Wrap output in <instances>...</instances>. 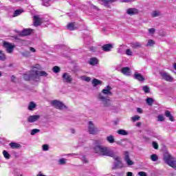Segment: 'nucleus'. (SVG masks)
I'll use <instances>...</instances> for the list:
<instances>
[{"label":"nucleus","instance_id":"e433bc0d","mask_svg":"<svg viewBox=\"0 0 176 176\" xmlns=\"http://www.w3.org/2000/svg\"><path fill=\"white\" fill-rule=\"evenodd\" d=\"M38 76H47V73H46L45 71H38Z\"/></svg>","mask_w":176,"mask_h":176},{"label":"nucleus","instance_id":"f257e3e1","mask_svg":"<svg viewBox=\"0 0 176 176\" xmlns=\"http://www.w3.org/2000/svg\"><path fill=\"white\" fill-rule=\"evenodd\" d=\"M94 152L98 153L100 156H109L113 157L116 162H114L112 170H116V168H123L124 165L120 160V157L115 155L113 151L108 148L105 146H102V142L101 140H96L94 143Z\"/></svg>","mask_w":176,"mask_h":176},{"label":"nucleus","instance_id":"2f4dec72","mask_svg":"<svg viewBox=\"0 0 176 176\" xmlns=\"http://www.w3.org/2000/svg\"><path fill=\"white\" fill-rule=\"evenodd\" d=\"M152 17H159L160 16V12L159 11H153L151 13Z\"/></svg>","mask_w":176,"mask_h":176},{"label":"nucleus","instance_id":"9b49d317","mask_svg":"<svg viewBox=\"0 0 176 176\" xmlns=\"http://www.w3.org/2000/svg\"><path fill=\"white\" fill-rule=\"evenodd\" d=\"M62 78L63 82H65L66 83H71V82H72V76L68 73H64Z\"/></svg>","mask_w":176,"mask_h":176},{"label":"nucleus","instance_id":"f03ea898","mask_svg":"<svg viewBox=\"0 0 176 176\" xmlns=\"http://www.w3.org/2000/svg\"><path fill=\"white\" fill-rule=\"evenodd\" d=\"M112 88L107 85V88L102 89V93L99 94L98 96V98L102 102L103 107L108 108V107H111V100L107 98L105 96H111L112 92H111Z\"/></svg>","mask_w":176,"mask_h":176},{"label":"nucleus","instance_id":"864d4df0","mask_svg":"<svg viewBox=\"0 0 176 176\" xmlns=\"http://www.w3.org/2000/svg\"><path fill=\"white\" fill-rule=\"evenodd\" d=\"M122 141H123V140L116 141V144H117V145H122Z\"/></svg>","mask_w":176,"mask_h":176},{"label":"nucleus","instance_id":"5701e85b","mask_svg":"<svg viewBox=\"0 0 176 176\" xmlns=\"http://www.w3.org/2000/svg\"><path fill=\"white\" fill-rule=\"evenodd\" d=\"M67 28V30H69V31H74V30H75V22L69 23Z\"/></svg>","mask_w":176,"mask_h":176},{"label":"nucleus","instance_id":"6e6d98bb","mask_svg":"<svg viewBox=\"0 0 176 176\" xmlns=\"http://www.w3.org/2000/svg\"><path fill=\"white\" fill-rule=\"evenodd\" d=\"M14 79H16V77L14 76H11V80L12 82H14Z\"/></svg>","mask_w":176,"mask_h":176},{"label":"nucleus","instance_id":"79ce46f5","mask_svg":"<svg viewBox=\"0 0 176 176\" xmlns=\"http://www.w3.org/2000/svg\"><path fill=\"white\" fill-rule=\"evenodd\" d=\"M132 122H137V120H140V116H135L131 118Z\"/></svg>","mask_w":176,"mask_h":176},{"label":"nucleus","instance_id":"0e129e2a","mask_svg":"<svg viewBox=\"0 0 176 176\" xmlns=\"http://www.w3.org/2000/svg\"><path fill=\"white\" fill-rule=\"evenodd\" d=\"M69 155H72L73 156H78V154H69Z\"/></svg>","mask_w":176,"mask_h":176},{"label":"nucleus","instance_id":"39448f33","mask_svg":"<svg viewBox=\"0 0 176 176\" xmlns=\"http://www.w3.org/2000/svg\"><path fill=\"white\" fill-rule=\"evenodd\" d=\"M160 74L162 79H164V80H166V82H173V80H174L173 76H171L170 74H168V73L164 71H161Z\"/></svg>","mask_w":176,"mask_h":176},{"label":"nucleus","instance_id":"052dcab7","mask_svg":"<svg viewBox=\"0 0 176 176\" xmlns=\"http://www.w3.org/2000/svg\"><path fill=\"white\" fill-rule=\"evenodd\" d=\"M72 134H75V129H71Z\"/></svg>","mask_w":176,"mask_h":176},{"label":"nucleus","instance_id":"2eb2a0df","mask_svg":"<svg viewBox=\"0 0 176 176\" xmlns=\"http://www.w3.org/2000/svg\"><path fill=\"white\" fill-rule=\"evenodd\" d=\"M111 49H113V45H112V44H105L102 46L103 52H111Z\"/></svg>","mask_w":176,"mask_h":176},{"label":"nucleus","instance_id":"a18cd8bd","mask_svg":"<svg viewBox=\"0 0 176 176\" xmlns=\"http://www.w3.org/2000/svg\"><path fill=\"white\" fill-rule=\"evenodd\" d=\"M43 151H49V145L43 144Z\"/></svg>","mask_w":176,"mask_h":176},{"label":"nucleus","instance_id":"e2e57ef3","mask_svg":"<svg viewBox=\"0 0 176 176\" xmlns=\"http://www.w3.org/2000/svg\"><path fill=\"white\" fill-rule=\"evenodd\" d=\"M11 1V2H17V1H19V0H10Z\"/></svg>","mask_w":176,"mask_h":176},{"label":"nucleus","instance_id":"393cba45","mask_svg":"<svg viewBox=\"0 0 176 176\" xmlns=\"http://www.w3.org/2000/svg\"><path fill=\"white\" fill-rule=\"evenodd\" d=\"M107 141H108L109 144H113V142H115V138L113 135H110L109 136L107 137Z\"/></svg>","mask_w":176,"mask_h":176},{"label":"nucleus","instance_id":"4468645a","mask_svg":"<svg viewBox=\"0 0 176 176\" xmlns=\"http://www.w3.org/2000/svg\"><path fill=\"white\" fill-rule=\"evenodd\" d=\"M32 31L34 30L31 29H24L21 32L20 35L21 36H27L28 35H31V34H32Z\"/></svg>","mask_w":176,"mask_h":176},{"label":"nucleus","instance_id":"0eeeda50","mask_svg":"<svg viewBox=\"0 0 176 176\" xmlns=\"http://www.w3.org/2000/svg\"><path fill=\"white\" fill-rule=\"evenodd\" d=\"M43 23V18L39 16L38 15H35L33 17V24L34 27H38Z\"/></svg>","mask_w":176,"mask_h":176},{"label":"nucleus","instance_id":"9d476101","mask_svg":"<svg viewBox=\"0 0 176 176\" xmlns=\"http://www.w3.org/2000/svg\"><path fill=\"white\" fill-rule=\"evenodd\" d=\"M31 80L38 82L39 80V71L31 72Z\"/></svg>","mask_w":176,"mask_h":176},{"label":"nucleus","instance_id":"8fccbe9b","mask_svg":"<svg viewBox=\"0 0 176 176\" xmlns=\"http://www.w3.org/2000/svg\"><path fill=\"white\" fill-rule=\"evenodd\" d=\"M155 31L156 30H155V28H150V29H148L149 34H155Z\"/></svg>","mask_w":176,"mask_h":176},{"label":"nucleus","instance_id":"a19ab883","mask_svg":"<svg viewBox=\"0 0 176 176\" xmlns=\"http://www.w3.org/2000/svg\"><path fill=\"white\" fill-rule=\"evenodd\" d=\"M67 163V160L65 158H62L59 160V164L63 165Z\"/></svg>","mask_w":176,"mask_h":176},{"label":"nucleus","instance_id":"ddd939ff","mask_svg":"<svg viewBox=\"0 0 176 176\" xmlns=\"http://www.w3.org/2000/svg\"><path fill=\"white\" fill-rule=\"evenodd\" d=\"M40 118L41 116L39 115L30 116L28 118V122L29 123H34V122H36V120H38Z\"/></svg>","mask_w":176,"mask_h":176},{"label":"nucleus","instance_id":"c03bdc74","mask_svg":"<svg viewBox=\"0 0 176 176\" xmlns=\"http://www.w3.org/2000/svg\"><path fill=\"white\" fill-rule=\"evenodd\" d=\"M153 146L154 149H159V144L156 142H153Z\"/></svg>","mask_w":176,"mask_h":176},{"label":"nucleus","instance_id":"20e7f679","mask_svg":"<svg viewBox=\"0 0 176 176\" xmlns=\"http://www.w3.org/2000/svg\"><path fill=\"white\" fill-rule=\"evenodd\" d=\"M88 131L89 134H92L94 135H96V134L99 131L98 128L94 125L93 121L88 122Z\"/></svg>","mask_w":176,"mask_h":176},{"label":"nucleus","instance_id":"4d7b16f0","mask_svg":"<svg viewBox=\"0 0 176 176\" xmlns=\"http://www.w3.org/2000/svg\"><path fill=\"white\" fill-rule=\"evenodd\" d=\"M126 176H133V173H131V172H128V173H126Z\"/></svg>","mask_w":176,"mask_h":176},{"label":"nucleus","instance_id":"a211bd4d","mask_svg":"<svg viewBox=\"0 0 176 176\" xmlns=\"http://www.w3.org/2000/svg\"><path fill=\"white\" fill-rule=\"evenodd\" d=\"M9 146L12 149H20L21 148V144L16 142H11L10 143Z\"/></svg>","mask_w":176,"mask_h":176},{"label":"nucleus","instance_id":"aec40b11","mask_svg":"<svg viewBox=\"0 0 176 176\" xmlns=\"http://www.w3.org/2000/svg\"><path fill=\"white\" fill-rule=\"evenodd\" d=\"M141 46H142V44H141V43L135 42L131 43V47H132V49H138V47H141Z\"/></svg>","mask_w":176,"mask_h":176},{"label":"nucleus","instance_id":"3c124183","mask_svg":"<svg viewBox=\"0 0 176 176\" xmlns=\"http://www.w3.org/2000/svg\"><path fill=\"white\" fill-rule=\"evenodd\" d=\"M23 56H25V57L30 56V52L26 51L25 53L23 54Z\"/></svg>","mask_w":176,"mask_h":176},{"label":"nucleus","instance_id":"412c9836","mask_svg":"<svg viewBox=\"0 0 176 176\" xmlns=\"http://www.w3.org/2000/svg\"><path fill=\"white\" fill-rule=\"evenodd\" d=\"M101 83H102V81L97 80V78H94L92 80V85H93L94 87L98 86V85H101Z\"/></svg>","mask_w":176,"mask_h":176},{"label":"nucleus","instance_id":"de8ad7c7","mask_svg":"<svg viewBox=\"0 0 176 176\" xmlns=\"http://www.w3.org/2000/svg\"><path fill=\"white\" fill-rule=\"evenodd\" d=\"M81 160H82V162H83V163H88L89 162V161L87 160V159L85 156H82L81 157Z\"/></svg>","mask_w":176,"mask_h":176},{"label":"nucleus","instance_id":"7ed1b4c3","mask_svg":"<svg viewBox=\"0 0 176 176\" xmlns=\"http://www.w3.org/2000/svg\"><path fill=\"white\" fill-rule=\"evenodd\" d=\"M164 162L168 166L176 170V160L170 154H167L164 157Z\"/></svg>","mask_w":176,"mask_h":176},{"label":"nucleus","instance_id":"473e14b6","mask_svg":"<svg viewBox=\"0 0 176 176\" xmlns=\"http://www.w3.org/2000/svg\"><path fill=\"white\" fill-rule=\"evenodd\" d=\"M37 133H41V130L38 129H34L32 130L30 134L31 135H35Z\"/></svg>","mask_w":176,"mask_h":176},{"label":"nucleus","instance_id":"49530a36","mask_svg":"<svg viewBox=\"0 0 176 176\" xmlns=\"http://www.w3.org/2000/svg\"><path fill=\"white\" fill-rule=\"evenodd\" d=\"M158 120H159V122H164V117L163 116H158Z\"/></svg>","mask_w":176,"mask_h":176},{"label":"nucleus","instance_id":"4c0bfd02","mask_svg":"<svg viewBox=\"0 0 176 176\" xmlns=\"http://www.w3.org/2000/svg\"><path fill=\"white\" fill-rule=\"evenodd\" d=\"M82 80H85V82H90L91 78L90 77H87L86 76H83L81 77Z\"/></svg>","mask_w":176,"mask_h":176},{"label":"nucleus","instance_id":"603ef678","mask_svg":"<svg viewBox=\"0 0 176 176\" xmlns=\"http://www.w3.org/2000/svg\"><path fill=\"white\" fill-rule=\"evenodd\" d=\"M137 112L138 113H142V109L140 108V107H138L137 108Z\"/></svg>","mask_w":176,"mask_h":176},{"label":"nucleus","instance_id":"c85d7f7f","mask_svg":"<svg viewBox=\"0 0 176 176\" xmlns=\"http://www.w3.org/2000/svg\"><path fill=\"white\" fill-rule=\"evenodd\" d=\"M23 12L21 10H16L14 12L13 17H17V16H20V14Z\"/></svg>","mask_w":176,"mask_h":176},{"label":"nucleus","instance_id":"37998d69","mask_svg":"<svg viewBox=\"0 0 176 176\" xmlns=\"http://www.w3.org/2000/svg\"><path fill=\"white\" fill-rule=\"evenodd\" d=\"M126 54L127 56H133V52H131V50L127 49V50H126Z\"/></svg>","mask_w":176,"mask_h":176},{"label":"nucleus","instance_id":"6ab92c4d","mask_svg":"<svg viewBox=\"0 0 176 176\" xmlns=\"http://www.w3.org/2000/svg\"><path fill=\"white\" fill-rule=\"evenodd\" d=\"M165 116L168 118L169 120H170V122H174V117L173 116V115H171V113L170 112V111L166 110L165 111Z\"/></svg>","mask_w":176,"mask_h":176},{"label":"nucleus","instance_id":"5fc2aeb1","mask_svg":"<svg viewBox=\"0 0 176 176\" xmlns=\"http://www.w3.org/2000/svg\"><path fill=\"white\" fill-rule=\"evenodd\" d=\"M30 52H32V53H35V52H36V50H35V48H34V47H31L30 48Z\"/></svg>","mask_w":176,"mask_h":176},{"label":"nucleus","instance_id":"bf43d9fd","mask_svg":"<svg viewBox=\"0 0 176 176\" xmlns=\"http://www.w3.org/2000/svg\"><path fill=\"white\" fill-rule=\"evenodd\" d=\"M136 126H137L138 127H140V126H141V122H138V123L136 124Z\"/></svg>","mask_w":176,"mask_h":176},{"label":"nucleus","instance_id":"1a4fd4ad","mask_svg":"<svg viewBox=\"0 0 176 176\" xmlns=\"http://www.w3.org/2000/svg\"><path fill=\"white\" fill-rule=\"evenodd\" d=\"M3 46L7 53L9 54H12V53H13V50H14V45H13L12 43L5 42L3 43Z\"/></svg>","mask_w":176,"mask_h":176},{"label":"nucleus","instance_id":"f704fd0d","mask_svg":"<svg viewBox=\"0 0 176 176\" xmlns=\"http://www.w3.org/2000/svg\"><path fill=\"white\" fill-rule=\"evenodd\" d=\"M142 90L144 91V93H146V94L151 93V90L149 89L147 85L143 86Z\"/></svg>","mask_w":176,"mask_h":176},{"label":"nucleus","instance_id":"f8f14e48","mask_svg":"<svg viewBox=\"0 0 176 176\" xmlns=\"http://www.w3.org/2000/svg\"><path fill=\"white\" fill-rule=\"evenodd\" d=\"M133 78L134 79H135L136 80H138L139 82H144V80H145V78L142 76V74L137 72H135L133 75Z\"/></svg>","mask_w":176,"mask_h":176},{"label":"nucleus","instance_id":"f3484780","mask_svg":"<svg viewBox=\"0 0 176 176\" xmlns=\"http://www.w3.org/2000/svg\"><path fill=\"white\" fill-rule=\"evenodd\" d=\"M121 72L126 76H129V75H131V71L130 70V68L129 67H123L121 70Z\"/></svg>","mask_w":176,"mask_h":176},{"label":"nucleus","instance_id":"a878e982","mask_svg":"<svg viewBox=\"0 0 176 176\" xmlns=\"http://www.w3.org/2000/svg\"><path fill=\"white\" fill-rule=\"evenodd\" d=\"M0 60L1 61H5L6 60V55L2 50H0Z\"/></svg>","mask_w":176,"mask_h":176},{"label":"nucleus","instance_id":"c756f323","mask_svg":"<svg viewBox=\"0 0 176 176\" xmlns=\"http://www.w3.org/2000/svg\"><path fill=\"white\" fill-rule=\"evenodd\" d=\"M43 6H46V8L50 6V1L43 0L42 3Z\"/></svg>","mask_w":176,"mask_h":176},{"label":"nucleus","instance_id":"338daca9","mask_svg":"<svg viewBox=\"0 0 176 176\" xmlns=\"http://www.w3.org/2000/svg\"><path fill=\"white\" fill-rule=\"evenodd\" d=\"M1 76H2V73H1V72H0V77H1Z\"/></svg>","mask_w":176,"mask_h":176},{"label":"nucleus","instance_id":"bb28decb","mask_svg":"<svg viewBox=\"0 0 176 176\" xmlns=\"http://www.w3.org/2000/svg\"><path fill=\"white\" fill-rule=\"evenodd\" d=\"M34 108H36V104L34 102H30L28 106L29 111H33Z\"/></svg>","mask_w":176,"mask_h":176},{"label":"nucleus","instance_id":"13d9d810","mask_svg":"<svg viewBox=\"0 0 176 176\" xmlns=\"http://www.w3.org/2000/svg\"><path fill=\"white\" fill-rule=\"evenodd\" d=\"M118 53H120V54L123 53V50H122V48L118 49Z\"/></svg>","mask_w":176,"mask_h":176},{"label":"nucleus","instance_id":"6e6552de","mask_svg":"<svg viewBox=\"0 0 176 176\" xmlns=\"http://www.w3.org/2000/svg\"><path fill=\"white\" fill-rule=\"evenodd\" d=\"M124 160L127 166H133L134 164V162L131 160V159H130V153L129 151L124 152Z\"/></svg>","mask_w":176,"mask_h":176},{"label":"nucleus","instance_id":"b1692460","mask_svg":"<svg viewBox=\"0 0 176 176\" xmlns=\"http://www.w3.org/2000/svg\"><path fill=\"white\" fill-rule=\"evenodd\" d=\"M89 64L90 65H96V64H98V60L96 58H91L89 60Z\"/></svg>","mask_w":176,"mask_h":176},{"label":"nucleus","instance_id":"58836bf2","mask_svg":"<svg viewBox=\"0 0 176 176\" xmlns=\"http://www.w3.org/2000/svg\"><path fill=\"white\" fill-rule=\"evenodd\" d=\"M155 44V41L153 40H148V43L146 44L147 47L153 46Z\"/></svg>","mask_w":176,"mask_h":176},{"label":"nucleus","instance_id":"680f3d73","mask_svg":"<svg viewBox=\"0 0 176 176\" xmlns=\"http://www.w3.org/2000/svg\"><path fill=\"white\" fill-rule=\"evenodd\" d=\"M92 8H93L94 9H98L97 6H94V5H92Z\"/></svg>","mask_w":176,"mask_h":176},{"label":"nucleus","instance_id":"ea45409f","mask_svg":"<svg viewBox=\"0 0 176 176\" xmlns=\"http://www.w3.org/2000/svg\"><path fill=\"white\" fill-rule=\"evenodd\" d=\"M52 70L55 74H58V72H60V67L58 66H55L53 67Z\"/></svg>","mask_w":176,"mask_h":176},{"label":"nucleus","instance_id":"09e8293b","mask_svg":"<svg viewBox=\"0 0 176 176\" xmlns=\"http://www.w3.org/2000/svg\"><path fill=\"white\" fill-rule=\"evenodd\" d=\"M138 175H140V176H148V175H146V173H145L144 171L139 172Z\"/></svg>","mask_w":176,"mask_h":176},{"label":"nucleus","instance_id":"c9c22d12","mask_svg":"<svg viewBox=\"0 0 176 176\" xmlns=\"http://www.w3.org/2000/svg\"><path fill=\"white\" fill-rule=\"evenodd\" d=\"M23 78L25 80H31V73L30 74H24Z\"/></svg>","mask_w":176,"mask_h":176},{"label":"nucleus","instance_id":"72a5a7b5","mask_svg":"<svg viewBox=\"0 0 176 176\" xmlns=\"http://www.w3.org/2000/svg\"><path fill=\"white\" fill-rule=\"evenodd\" d=\"M3 155L6 159H10V154H9L7 151L4 150L3 151Z\"/></svg>","mask_w":176,"mask_h":176},{"label":"nucleus","instance_id":"cd10ccee","mask_svg":"<svg viewBox=\"0 0 176 176\" xmlns=\"http://www.w3.org/2000/svg\"><path fill=\"white\" fill-rule=\"evenodd\" d=\"M146 102L151 107L153 104V99L152 98H147L146 99Z\"/></svg>","mask_w":176,"mask_h":176},{"label":"nucleus","instance_id":"7c9ffc66","mask_svg":"<svg viewBox=\"0 0 176 176\" xmlns=\"http://www.w3.org/2000/svg\"><path fill=\"white\" fill-rule=\"evenodd\" d=\"M151 160H152V162H157V160H159V157H157L156 154H153L151 155Z\"/></svg>","mask_w":176,"mask_h":176},{"label":"nucleus","instance_id":"dca6fc26","mask_svg":"<svg viewBox=\"0 0 176 176\" xmlns=\"http://www.w3.org/2000/svg\"><path fill=\"white\" fill-rule=\"evenodd\" d=\"M127 14H129V16H134V14H137L138 13V10L135 8H129L126 10Z\"/></svg>","mask_w":176,"mask_h":176},{"label":"nucleus","instance_id":"423d86ee","mask_svg":"<svg viewBox=\"0 0 176 176\" xmlns=\"http://www.w3.org/2000/svg\"><path fill=\"white\" fill-rule=\"evenodd\" d=\"M52 104L56 108V109H67V106L58 100H53Z\"/></svg>","mask_w":176,"mask_h":176},{"label":"nucleus","instance_id":"4be33fe9","mask_svg":"<svg viewBox=\"0 0 176 176\" xmlns=\"http://www.w3.org/2000/svg\"><path fill=\"white\" fill-rule=\"evenodd\" d=\"M117 133L120 135H129V132L124 129H120V130L117 131Z\"/></svg>","mask_w":176,"mask_h":176},{"label":"nucleus","instance_id":"69168bd1","mask_svg":"<svg viewBox=\"0 0 176 176\" xmlns=\"http://www.w3.org/2000/svg\"><path fill=\"white\" fill-rule=\"evenodd\" d=\"M174 68L176 70V63H175V65H174Z\"/></svg>","mask_w":176,"mask_h":176}]
</instances>
